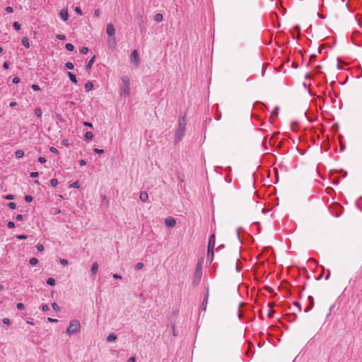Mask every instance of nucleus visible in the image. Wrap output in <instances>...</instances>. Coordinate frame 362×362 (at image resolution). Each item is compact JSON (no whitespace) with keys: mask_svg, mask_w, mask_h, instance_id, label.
<instances>
[{"mask_svg":"<svg viewBox=\"0 0 362 362\" xmlns=\"http://www.w3.org/2000/svg\"><path fill=\"white\" fill-rule=\"evenodd\" d=\"M187 125V120L185 116L180 117L178 119V127L175 133V143L180 141L185 135Z\"/></svg>","mask_w":362,"mask_h":362,"instance_id":"1","label":"nucleus"},{"mask_svg":"<svg viewBox=\"0 0 362 362\" xmlns=\"http://www.w3.org/2000/svg\"><path fill=\"white\" fill-rule=\"evenodd\" d=\"M122 84L121 86L120 95L127 97L130 93L129 80L126 76L122 77Z\"/></svg>","mask_w":362,"mask_h":362,"instance_id":"2","label":"nucleus"},{"mask_svg":"<svg viewBox=\"0 0 362 362\" xmlns=\"http://www.w3.org/2000/svg\"><path fill=\"white\" fill-rule=\"evenodd\" d=\"M81 325L78 320H73L70 321L69 326L66 329V333L69 335L76 334L80 331Z\"/></svg>","mask_w":362,"mask_h":362,"instance_id":"3","label":"nucleus"},{"mask_svg":"<svg viewBox=\"0 0 362 362\" xmlns=\"http://www.w3.org/2000/svg\"><path fill=\"white\" fill-rule=\"evenodd\" d=\"M202 275V267L200 263H198L194 272V281L199 282Z\"/></svg>","mask_w":362,"mask_h":362,"instance_id":"4","label":"nucleus"},{"mask_svg":"<svg viewBox=\"0 0 362 362\" xmlns=\"http://www.w3.org/2000/svg\"><path fill=\"white\" fill-rule=\"evenodd\" d=\"M131 62L136 64V66L139 63V57L137 51L135 49L131 54Z\"/></svg>","mask_w":362,"mask_h":362,"instance_id":"5","label":"nucleus"},{"mask_svg":"<svg viewBox=\"0 0 362 362\" xmlns=\"http://www.w3.org/2000/svg\"><path fill=\"white\" fill-rule=\"evenodd\" d=\"M106 32L110 37H113L115 35V29L112 23L107 24L106 28Z\"/></svg>","mask_w":362,"mask_h":362,"instance_id":"6","label":"nucleus"},{"mask_svg":"<svg viewBox=\"0 0 362 362\" xmlns=\"http://www.w3.org/2000/svg\"><path fill=\"white\" fill-rule=\"evenodd\" d=\"M208 298H209V288L206 289V293L205 294V296H204V300L201 305V308L204 311H205L206 310Z\"/></svg>","mask_w":362,"mask_h":362,"instance_id":"7","label":"nucleus"},{"mask_svg":"<svg viewBox=\"0 0 362 362\" xmlns=\"http://www.w3.org/2000/svg\"><path fill=\"white\" fill-rule=\"evenodd\" d=\"M59 16L64 21H66L69 19V13L66 8H63L60 11Z\"/></svg>","mask_w":362,"mask_h":362,"instance_id":"8","label":"nucleus"},{"mask_svg":"<svg viewBox=\"0 0 362 362\" xmlns=\"http://www.w3.org/2000/svg\"><path fill=\"white\" fill-rule=\"evenodd\" d=\"M215 240H216L215 235L212 234L210 236L209 240L208 247H207L208 249H209V250L214 249V247H215Z\"/></svg>","mask_w":362,"mask_h":362,"instance_id":"9","label":"nucleus"},{"mask_svg":"<svg viewBox=\"0 0 362 362\" xmlns=\"http://www.w3.org/2000/svg\"><path fill=\"white\" fill-rule=\"evenodd\" d=\"M165 223L168 227L173 228L175 226L176 221L174 218H168L165 220Z\"/></svg>","mask_w":362,"mask_h":362,"instance_id":"10","label":"nucleus"},{"mask_svg":"<svg viewBox=\"0 0 362 362\" xmlns=\"http://www.w3.org/2000/svg\"><path fill=\"white\" fill-rule=\"evenodd\" d=\"M308 300H309V304H308V305L306 307V308L304 310L305 313L309 312L313 308V306H314V298H313V297L310 296L308 297Z\"/></svg>","mask_w":362,"mask_h":362,"instance_id":"11","label":"nucleus"},{"mask_svg":"<svg viewBox=\"0 0 362 362\" xmlns=\"http://www.w3.org/2000/svg\"><path fill=\"white\" fill-rule=\"evenodd\" d=\"M214 249H208L207 248V258L206 260L209 262V263H211L214 259Z\"/></svg>","mask_w":362,"mask_h":362,"instance_id":"12","label":"nucleus"},{"mask_svg":"<svg viewBox=\"0 0 362 362\" xmlns=\"http://www.w3.org/2000/svg\"><path fill=\"white\" fill-rule=\"evenodd\" d=\"M288 322H293L296 319L297 316L296 313L286 314L284 317Z\"/></svg>","mask_w":362,"mask_h":362,"instance_id":"13","label":"nucleus"},{"mask_svg":"<svg viewBox=\"0 0 362 362\" xmlns=\"http://www.w3.org/2000/svg\"><path fill=\"white\" fill-rule=\"evenodd\" d=\"M98 262H95L92 264V267L90 269L91 274L93 276L96 274V273L98 272Z\"/></svg>","mask_w":362,"mask_h":362,"instance_id":"14","label":"nucleus"},{"mask_svg":"<svg viewBox=\"0 0 362 362\" xmlns=\"http://www.w3.org/2000/svg\"><path fill=\"white\" fill-rule=\"evenodd\" d=\"M140 200L145 202L148 199V194L146 192H141L139 195Z\"/></svg>","mask_w":362,"mask_h":362,"instance_id":"15","label":"nucleus"},{"mask_svg":"<svg viewBox=\"0 0 362 362\" xmlns=\"http://www.w3.org/2000/svg\"><path fill=\"white\" fill-rule=\"evenodd\" d=\"M93 84L90 81L86 82L84 86V89L86 92H89L90 90H91L93 89Z\"/></svg>","mask_w":362,"mask_h":362,"instance_id":"16","label":"nucleus"},{"mask_svg":"<svg viewBox=\"0 0 362 362\" xmlns=\"http://www.w3.org/2000/svg\"><path fill=\"white\" fill-rule=\"evenodd\" d=\"M22 44L26 48H29L30 47L29 38L28 37H23L22 38Z\"/></svg>","mask_w":362,"mask_h":362,"instance_id":"17","label":"nucleus"},{"mask_svg":"<svg viewBox=\"0 0 362 362\" xmlns=\"http://www.w3.org/2000/svg\"><path fill=\"white\" fill-rule=\"evenodd\" d=\"M117 339V335L113 333L110 334L107 337V342H112Z\"/></svg>","mask_w":362,"mask_h":362,"instance_id":"18","label":"nucleus"},{"mask_svg":"<svg viewBox=\"0 0 362 362\" xmlns=\"http://www.w3.org/2000/svg\"><path fill=\"white\" fill-rule=\"evenodd\" d=\"M153 19L156 22L160 23L163 21V16L161 13H157L154 16Z\"/></svg>","mask_w":362,"mask_h":362,"instance_id":"19","label":"nucleus"},{"mask_svg":"<svg viewBox=\"0 0 362 362\" xmlns=\"http://www.w3.org/2000/svg\"><path fill=\"white\" fill-rule=\"evenodd\" d=\"M95 56H93V57H91V58L89 59L88 62L87 63V64H86V69H87V70H88V69H90L91 68V66H92L93 64V63H94V62H95Z\"/></svg>","mask_w":362,"mask_h":362,"instance_id":"20","label":"nucleus"},{"mask_svg":"<svg viewBox=\"0 0 362 362\" xmlns=\"http://www.w3.org/2000/svg\"><path fill=\"white\" fill-rule=\"evenodd\" d=\"M93 138V134L91 132H86L85 134V140L86 141H90Z\"/></svg>","mask_w":362,"mask_h":362,"instance_id":"21","label":"nucleus"},{"mask_svg":"<svg viewBox=\"0 0 362 362\" xmlns=\"http://www.w3.org/2000/svg\"><path fill=\"white\" fill-rule=\"evenodd\" d=\"M67 74H68L71 81L76 84L77 83V79H76V76L71 72H68Z\"/></svg>","mask_w":362,"mask_h":362,"instance_id":"22","label":"nucleus"},{"mask_svg":"<svg viewBox=\"0 0 362 362\" xmlns=\"http://www.w3.org/2000/svg\"><path fill=\"white\" fill-rule=\"evenodd\" d=\"M24 156V151L23 150H17L15 152V156L16 158H21Z\"/></svg>","mask_w":362,"mask_h":362,"instance_id":"23","label":"nucleus"},{"mask_svg":"<svg viewBox=\"0 0 362 362\" xmlns=\"http://www.w3.org/2000/svg\"><path fill=\"white\" fill-rule=\"evenodd\" d=\"M55 283H56V281L54 278L52 277H49L47 279V284L49 285V286H54L55 285Z\"/></svg>","mask_w":362,"mask_h":362,"instance_id":"24","label":"nucleus"},{"mask_svg":"<svg viewBox=\"0 0 362 362\" xmlns=\"http://www.w3.org/2000/svg\"><path fill=\"white\" fill-rule=\"evenodd\" d=\"M269 305L270 310L267 314V316L269 317H272L274 313V311L272 310V308L274 307V304L269 303Z\"/></svg>","mask_w":362,"mask_h":362,"instance_id":"25","label":"nucleus"},{"mask_svg":"<svg viewBox=\"0 0 362 362\" xmlns=\"http://www.w3.org/2000/svg\"><path fill=\"white\" fill-rule=\"evenodd\" d=\"M29 263H30V265L35 266V265H36L38 263V260L35 257H32L30 259Z\"/></svg>","mask_w":362,"mask_h":362,"instance_id":"26","label":"nucleus"},{"mask_svg":"<svg viewBox=\"0 0 362 362\" xmlns=\"http://www.w3.org/2000/svg\"><path fill=\"white\" fill-rule=\"evenodd\" d=\"M65 47L69 52H72L74 49V46L71 43L66 44Z\"/></svg>","mask_w":362,"mask_h":362,"instance_id":"27","label":"nucleus"},{"mask_svg":"<svg viewBox=\"0 0 362 362\" xmlns=\"http://www.w3.org/2000/svg\"><path fill=\"white\" fill-rule=\"evenodd\" d=\"M42 112L40 108H35V115L37 117H40L42 116Z\"/></svg>","mask_w":362,"mask_h":362,"instance_id":"28","label":"nucleus"},{"mask_svg":"<svg viewBox=\"0 0 362 362\" xmlns=\"http://www.w3.org/2000/svg\"><path fill=\"white\" fill-rule=\"evenodd\" d=\"M65 67L67 69H69V70H72L74 69V64L71 63V62H66L65 64Z\"/></svg>","mask_w":362,"mask_h":362,"instance_id":"29","label":"nucleus"},{"mask_svg":"<svg viewBox=\"0 0 362 362\" xmlns=\"http://www.w3.org/2000/svg\"><path fill=\"white\" fill-rule=\"evenodd\" d=\"M50 184H51L52 187H55L58 185V180L55 178H53L51 180Z\"/></svg>","mask_w":362,"mask_h":362,"instance_id":"30","label":"nucleus"},{"mask_svg":"<svg viewBox=\"0 0 362 362\" xmlns=\"http://www.w3.org/2000/svg\"><path fill=\"white\" fill-rule=\"evenodd\" d=\"M13 27L16 30H19L21 29V24L16 21L13 23Z\"/></svg>","mask_w":362,"mask_h":362,"instance_id":"31","label":"nucleus"},{"mask_svg":"<svg viewBox=\"0 0 362 362\" xmlns=\"http://www.w3.org/2000/svg\"><path fill=\"white\" fill-rule=\"evenodd\" d=\"M52 308L56 311H60V307L58 305L57 303H52Z\"/></svg>","mask_w":362,"mask_h":362,"instance_id":"32","label":"nucleus"},{"mask_svg":"<svg viewBox=\"0 0 362 362\" xmlns=\"http://www.w3.org/2000/svg\"><path fill=\"white\" fill-rule=\"evenodd\" d=\"M88 52V48L87 47H83L80 49V52L83 54H87Z\"/></svg>","mask_w":362,"mask_h":362,"instance_id":"33","label":"nucleus"},{"mask_svg":"<svg viewBox=\"0 0 362 362\" xmlns=\"http://www.w3.org/2000/svg\"><path fill=\"white\" fill-rule=\"evenodd\" d=\"M144 267V264L142 262H139L135 265L136 270H140Z\"/></svg>","mask_w":362,"mask_h":362,"instance_id":"34","label":"nucleus"},{"mask_svg":"<svg viewBox=\"0 0 362 362\" xmlns=\"http://www.w3.org/2000/svg\"><path fill=\"white\" fill-rule=\"evenodd\" d=\"M33 200V197L31 195H25V201L26 202H31Z\"/></svg>","mask_w":362,"mask_h":362,"instance_id":"35","label":"nucleus"},{"mask_svg":"<svg viewBox=\"0 0 362 362\" xmlns=\"http://www.w3.org/2000/svg\"><path fill=\"white\" fill-rule=\"evenodd\" d=\"M70 187H71L76 188V189H78V188H79V187H80V184H79V182H78V181H76V182H73V183L71 185V186H70Z\"/></svg>","mask_w":362,"mask_h":362,"instance_id":"36","label":"nucleus"},{"mask_svg":"<svg viewBox=\"0 0 362 362\" xmlns=\"http://www.w3.org/2000/svg\"><path fill=\"white\" fill-rule=\"evenodd\" d=\"M57 39L59 40H66V36L63 34H58L56 35Z\"/></svg>","mask_w":362,"mask_h":362,"instance_id":"37","label":"nucleus"},{"mask_svg":"<svg viewBox=\"0 0 362 362\" xmlns=\"http://www.w3.org/2000/svg\"><path fill=\"white\" fill-rule=\"evenodd\" d=\"M8 206L11 209H15L16 208V204L15 202H9Z\"/></svg>","mask_w":362,"mask_h":362,"instance_id":"38","label":"nucleus"},{"mask_svg":"<svg viewBox=\"0 0 362 362\" xmlns=\"http://www.w3.org/2000/svg\"><path fill=\"white\" fill-rule=\"evenodd\" d=\"M52 213L54 214H59L61 213V210L59 208H54L52 209Z\"/></svg>","mask_w":362,"mask_h":362,"instance_id":"39","label":"nucleus"},{"mask_svg":"<svg viewBox=\"0 0 362 362\" xmlns=\"http://www.w3.org/2000/svg\"><path fill=\"white\" fill-rule=\"evenodd\" d=\"M36 248L38 252H42L44 250V246L42 244H38Z\"/></svg>","mask_w":362,"mask_h":362,"instance_id":"40","label":"nucleus"},{"mask_svg":"<svg viewBox=\"0 0 362 362\" xmlns=\"http://www.w3.org/2000/svg\"><path fill=\"white\" fill-rule=\"evenodd\" d=\"M2 322L4 325H9L11 324V320L8 318H4L2 320Z\"/></svg>","mask_w":362,"mask_h":362,"instance_id":"41","label":"nucleus"},{"mask_svg":"<svg viewBox=\"0 0 362 362\" xmlns=\"http://www.w3.org/2000/svg\"><path fill=\"white\" fill-rule=\"evenodd\" d=\"M4 199L6 200H13L14 199V195L13 194H7L4 197Z\"/></svg>","mask_w":362,"mask_h":362,"instance_id":"42","label":"nucleus"},{"mask_svg":"<svg viewBox=\"0 0 362 362\" xmlns=\"http://www.w3.org/2000/svg\"><path fill=\"white\" fill-rule=\"evenodd\" d=\"M16 238L18 240H25L27 239V235H17Z\"/></svg>","mask_w":362,"mask_h":362,"instance_id":"43","label":"nucleus"},{"mask_svg":"<svg viewBox=\"0 0 362 362\" xmlns=\"http://www.w3.org/2000/svg\"><path fill=\"white\" fill-rule=\"evenodd\" d=\"M41 309L42 311H47L49 308L47 304H42L41 306Z\"/></svg>","mask_w":362,"mask_h":362,"instance_id":"44","label":"nucleus"},{"mask_svg":"<svg viewBox=\"0 0 362 362\" xmlns=\"http://www.w3.org/2000/svg\"><path fill=\"white\" fill-rule=\"evenodd\" d=\"M93 151H94V152H95V153H98V154H102V153H104V150H103V149H99V148H94V150H93Z\"/></svg>","mask_w":362,"mask_h":362,"instance_id":"45","label":"nucleus"},{"mask_svg":"<svg viewBox=\"0 0 362 362\" xmlns=\"http://www.w3.org/2000/svg\"><path fill=\"white\" fill-rule=\"evenodd\" d=\"M32 89L35 91L39 90L40 88L38 85L37 84H33L31 86Z\"/></svg>","mask_w":362,"mask_h":362,"instance_id":"46","label":"nucleus"},{"mask_svg":"<svg viewBox=\"0 0 362 362\" xmlns=\"http://www.w3.org/2000/svg\"><path fill=\"white\" fill-rule=\"evenodd\" d=\"M38 175H39V173L37 172H32L30 174V177H33V178L37 177H38Z\"/></svg>","mask_w":362,"mask_h":362,"instance_id":"47","label":"nucleus"},{"mask_svg":"<svg viewBox=\"0 0 362 362\" xmlns=\"http://www.w3.org/2000/svg\"><path fill=\"white\" fill-rule=\"evenodd\" d=\"M7 226L9 228H13L15 227V223L13 221H8V223H7Z\"/></svg>","mask_w":362,"mask_h":362,"instance_id":"48","label":"nucleus"},{"mask_svg":"<svg viewBox=\"0 0 362 362\" xmlns=\"http://www.w3.org/2000/svg\"><path fill=\"white\" fill-rule=\"evenodd\" d=\"M24 307H25L23 303H18L16 305V308L18 310H23L24 308Z\"/></svg>","mask_w":362,"mask_h":362,"instance_id":"49","label":"nucleus"},{"mask_svg":"<svg viewBox=\"0 0 362 362\" xmlns=\"http://www.w3.org/2000/svg\"><path fill=\"white\" fill-rule=\"evenodd\" d=\"M293 304L298 308V311H301V306L299 303L294 301Z\"/></svg>","mask_w":362,"mask_h":362,"instance_id":"50","label":"nucleus"},{"mask_svg":"<svg viewBox=\"0 0 362 362\" xmlns=\"http://www.w3.org/2000/svg\"><path fill=\"white\" fill-rule=\"evenodd\" d=\"M13 83L17 84L20 82V78L17 76L14 77L12 80Z\"/></svg>","mask_w":362,"mask_h":362,"instance_id":"51","label":"nucleus"},{"mask_svg":"<svg viewBox=\"0 0 362 362\" xmlns=\"http://www.w3.org/2000/svg\"><path fill=\"white\" fill-rule=\"evenodd\" d=\"M75 11L76 13H78L80 16H81L83 14L81 9L78 6L75 8Z\"/></svg>","mask_w":362,"mask_h":362,"instance_id":"52","label":"nucleus"},{"mask_svg":"<svg viewBox=\"0 0 362 362\" xmlns=\"http://www.w3.org/2000/svg\"><path fill=\"white\" fill-rule=\"evenodd\" d=\"M49 151L52 153H59L58 150L56 148L53 147V146L49 148Z\"/></svg>","mask_w":362,"mask_h":362,"instance_id":"53","label":"nucleus"},{"mask_svg":"<svg viewBox=\"0 0 362 362\" xmlns=\"http://www.w3.org/2000/svg\"><path fill=\"white\" fill-rule=\"evenodd\" d=\"M60 263L64 265V266H66L68 264V261L65 259H60Z\"/></svg>","mask_w":362,"mask_h":362,"instance_id":"54","label":"nucleus"},{"mask_svg":"<svg viewBox=\"0 0 362 362\" xmlns=\"http://www.w3.org/2000/svg\"><path fill=\"white\" fill-rule=\"evenodd\" d=\"M38 162L40 163H45L46 162V159L45 157H39Z\"/></svg>","mask_w":362,"mask_h":362,"instance_id":"55","label":"nucleus"},{"mask_svg":"<svg viewBox=\"0 0 362 362\" xmlns=\"http://www.w3.org/2000/svg\"><path fill=\"white\" fill-rule=\"evenodd\" d=\"M83 125L90 128L93 127V124L88 122H84Z\"/></svg>","mask_w":362,"mask_h":362,"instance_id":"56","label":"nucleus"},{"mask_svg":"<svg viewBox=\"0 0 362 362\" xmlns=\"http://www.w3.org/2000/svg\"><path fill=\"white\" fill-rule=\"evenodd\" d=\"M6 11L7 13H12L13 11V8L11 6H7L6 8Z\"/></svg>","mask_w":362,"mask_h":362,"instance_id":"57","label":"nucleus"},{"mask_svg":"<svg viewBox=\"0 0 362 362\" xmlns=\"http://www.w3.org/2000/svg\"><path fill=\"white\" fill-rule=\"evenodd\" d=\"M9 67V64L8 62H5L4 64H3V68L4 69H8Z\"/></svg>","mask_w":362,"mask_h":362,"instance_id":"58","label":"nucleus"},{"mask_svg":"<svg viewBox=\"0 0 362 362\" xmlns=\"http://www.w3.org/2000/svg\"><path fill=\"white\" fill-rule=\"evenodd\" d=\"M18 221H22L23 219V216L22 214H18L16 217Z\"/></svg>","mask_w":362,"mask_h":362,"instance_id":"59","label":"nucleus"},{"mask_svg":"<svg viewBox=\"0 0 362 362\" xmlns=\"http://www.w3.org/2000/svg\"><path fill=\"white\" fill-rule=\"evenodd\" d=\"M100 10H99V9H96V10H95V11H94L93 15H94V16H95V17H98V16H99V15H100Z\"/></svg>","mask_w":362,"mask_h":362,"instance_id":"60","label":"nucleus"},{"mask_svg":"<svg viewBox=\"0 0 362 362\" xmlns=\"http://www.w3.org/2000/svg\"><path fill=\"white\" fill-rule=\"evenodd\" d=\"M56 117H57V119H58V120H59V121H61V122H63V121H64V119H63V117H62V115H60V114H57Z\"/></svg>","mask_w":362,"mask_h":362,"instance_id":"61","label":"nucleus"},{"mask_svg":"<svg viewBox=\"0 0 362 362\" xmlns=\"http://www.w3.org/2000/svg\"><path fill=\"white\" fill-rule=\"evenodd\" d=\"M113 278L115 279H122V276L119 275V274H113Z\"/></svg>","mask_w":362,"mask_h":362,"instance_id":"62","label":"nucleus"},{"mask_svg":"<svg viewBox=\"0 0 362 362\" xmlns=\"http://www.w3.org/2000/svg\"><path fill=\"white\" fill-rule=\"evenodd\" d=\"M127 362H136V357L135 356L130 357L128 359Z\"/></svg>","mask_w":362,"mask_h":362,"instance_id":"63","label":"nucleus"},{"mask_svg":"<svg viewBox=\"0 0 362 362\" xmlns=\"http://www.w3.org/2000/svg\"><path fill=\"white\" fill-rule=\"evenodd\" d=\"M47 320L49 322H57L58 321L57 319H54V318H52V317H48Z\"/></svg>","mask_w":362,"mask_h":362,"instance_id":"64","label":"nucleus"}]
</instances>
